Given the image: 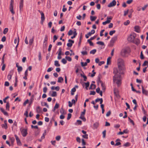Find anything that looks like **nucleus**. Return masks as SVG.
<instances>
[{
    "mask_svg": "<svg viewBox=\"0 0 148 148\" xmlns=\"http://www.w3.org/2000/svg\"><path fill=\"white\" fill-rule=\"evenodd\" d=\"M113 73L115 75L113 77V82H116L118 85H119L121 84V74L123 73V71L119 70L118 69L115 68L113 69Z\"/></svg>",
    "mask_w": 148,
    "mask_h": 148,
    "instance_id": "nucleus-1",
    "label": "nucleus"
},
{
    "mask_svg": "<svg viewBox=\"0 0 148 148\" xmlns=\"http://www.w3.org/2000/svg\"><path fill=\"white\" fill-rule=\"evenodd\" d=\"M117 64L119 70L123 71L124 69L125 66L124 60L121 58L118 59L117 60Z\"/></svg>",
    "mask_w": 148,
    "mask_h": 148,
    "instance_id": "nucleus-2",
    "label": "nucleus"
},
{
    "mask_svg": "<svg viewBox=\"0 0 148 148\" xmlns=\"http://www.w3.org/2000/svg\"><path fill=\"white\" fill-rule=\"evenodd\" d=\"M136 37V34L134 33L131 34L128 37L127 40L130 42H133Z\"/></svg>",
    "mask_w": 148,
    "mask_h": 148,
    "instance_id": "nucleus-3",
    "label": "nucleus"
},
{
    "mask_svg": "<svg viewBox=\"0 0 148 148\" xmlns=\"http://www.w3.org/2000/svg\"><path fill=\"white\" fill-rule=\"evenodd\" d=\"M130 52V50L129 48H125L122 51V56L124 57H125L126 54H129Z\"/></svg>",
    "mask_w": 148,
    "mask_h": 148,
    "instance_id": "nucleus-4",
    "label": "nucleus"
},
{
    "mask_svg": "<svg viewBox=\"0 0 148 148\" xmlns=\"http://www.w3.org/2000/svg\"><path fill=\"white\" fill-rule=\"evenodd\" d=\"M20 131L23 137H25L27 136V128L26 129L23 128L22 129L21 128L20 129Z\"/></svg>",
    "mask_w": 148,
    "mask_h": 148,
    "instance_id": "nucleus-5",
    "label": "nucleus"
},
{
    "mask_svg": "<svg viewBox=\"0 0 148 148\" xmlns=\"http://www.w3.org/2000/svg\"><path fill=\"white\" fill-rule=\"evenodd\" d=\"M14 2V0H11V2L10 6V11L12 14H14L15 13L13 10Z\"/></svg>",
    "mask_w": 148,
    "mask_h": 148,
    "instance_id": "nucleus-6",
    "label": "nucleus"
},
{
    "mask_svg": "<svg viewBox=\"0 0 148 148\" xmlns=\"http://www.w3.org/2000/svg\"><path fill=\"white\" fill-rule=\"evenodd\" d=\"M117 36H115L112 38L110 41V43L111 45L112 46L114 42L116 41L117 39Z\"/></svg>",
    "mask_w": 148,
    "mask_h": 148,
    "instance_id": "nucleus-7",
    "label": "nucleus"
},
{
    "mask_svg": "<svg viewBox=\"0 0 148 148\" xmlns=\"http://www.w3.org/2000/svg\"><path fill=\"white\" fill-rule=\"evenodd\" d=\"M112 17L110 16V17H107V20L103 22L102 23L103 25H105L107 23H109L111 21L110 20H108V19H109L110 20H112Z\"/></svg>",
    "mask_w": 148,
    "mask_h": 148,
    "instance_id": "nucleus-8",
    "label": "nucleus"
},
{
    "mask_svg": "<svg viewBox=\"0 0 148 148\" xmlns=\"http://www.w3.org/2000/svg\"><path fill=\"white\" fill-rule=\"evenodd\" d=\"M116 0H113L112 2L108 5V7L109 8H111L114 6L116 5Z\"/></svg>",
    "mask_w": 148,
    "mask_h": 148,
    "instance_id": "nucleus-9",
    "label": "nucleus"
},
{
    "mask_svg": "<svg viewBox=\"0 0 148 148\" xmlns=\"http://www.w3.org/2000/svg\"><path fill=\"white\" fill-rule=\"evenodd\" d=\"M38 11L41 14V21L42 22H43L44 21L45 19V17L44 14V13L42 11H41L40 10H38Z\"/></svg>",
    "mask_w": 148,
    "mask_h": 148,
    "instance_id": "nucleus-10",
    "label": "nucleus"
},
{
    "mask_svg": "<svg viewBox=\"0 0 148 148\" xmlns=\"http://www.w3.org/2000/svg\"><path fill=\"white\" fill-rule=\"evenodd\" d=\"M59 53L58 56V59L59 60L60 59L62 58L61 55H62V49L61 47H60L58 49Z\"/></svg>",
    "mask_w": 148,
    "mask_h": 148,
    "instance_id": "nucleus-11",
    "label": "nucleus"
},
{
    "mask_svg": "<svg viewBox=\"0 0 148 148\" xmlns=\"http://www.w3.org/2000/svg\"><path fill=\"white\" fill-rule=\"evenodd\" d=\"M14 136L16 138L17 145H21V142L18 137L16 135H15Z\"/></svg>",
    "mask_w": 148,
    "mask_h": 148,
    "instance_id": "nucleus-12",
    "label": "nucleus"
},
{
    "mask_svg": "<svg viewBox=\"0 0 148 148\" xmlns=\"http://www.w3.org/2000/svg\"><path fill=\"white\" fill-rule=\"evenodd\" d=\"M142 93L143 94L147 96L148 95V91L147 90H145L143 87V86H142Z\"/></svg>",
    "mask_w": 148,
    "mask_h": 148,
    "instance_id": "nucleus-13",
    "label": "nucleus"
},
{
    "mask_svg": "<svg viewBox=\"0 0 148 148\" xmlns=\"http://www.w3.org/2000/svg\"><path fill=\"white\" fill-rule=\"evenodd\" d=\"M128 133V130L127 129H126L124 130L123 132H119L118 134L119 135H122L124 133L127 134Z\"/></svg>",
    "mask_w": 148,
    "mask_h": 148,
    "instance_id": "nucleus-14",
    "label": "nucleus"
},
{
    "mask_svg": "<svg viewBox=\"0 0 148 148\" xmlns=\"http://www.w3.org/2000/svg\"><path fill=\"white\" fill-rule=\"evenodd\" d=\"M0 110L4 115L7 116L8 115V113L6 112L5 111L4 109L2 108H0Z\"/></svg>",
    "mask_w": 148,
    "mask_h": 148,
    "instance_id": "nucleus-15",
    "label": "nucleus"
},
{
    "mask_svg": "<svg viewBox=\"0 0 148 148\" xmlns=\"http://www.w3.org/2000/svg\"><path fill=\"white\" fill-rule=\"evenodd\" d=\"M36 112L40 113L42 112V108L39 106L37 107L36 108Z\"/></svg>",
    "mask_w": 148,
    "mask_h": 148,
    "instance_id": "nucleus-16",
    "label": "nucleus"
},
{
    "mask_svg": "<svg viewBox=\"0 0 148 148\" xmlns=\"http://www.w3.org/2000/svg\"><path fill=\"white\" fill-rule=\"evenodd\" d=\"M82 38V34L81 33L80 34V37H79V41L78 43V47H79L81 45Z\"/></svg>",
    "mask_w": 148,
    "mask_h": 148,
    "instance_id": "nucleus-17",
    "label": "nucleus"
},
{
    "mask_svg": "<svg viewBox=\"0 0 148 148\" xmlns=\"http://www.w3.org/2000/svg\"><path fill=\"white\" fill-rule=\"evenodd\" d=\"M101 75H99V76H98L97 81L98 83H101L103 82L101 80Z\"/></svg>",
    "mask_w": 148,
    "mask_h": 148,
    "instance_id": "nucleus-18",
    "label": "nucleus"
},
{
    "mask_svg": "<svg viewBox=\"0 0 148 148\" xmlns=\"http://www.w3.org/2000/svg\"><path fill=\"white\" fill-rule=\"evenodd\" d=\"M111 57H109L107 59V65H109L111 64Z\"/></svg>",
    "mask_w": 148,
    "mask_h": 148,
    "instance_id": "nucleus-19",
    "label": "nucleus"
},
{
    "mask_svg": "<svg viewBox=\"0 0 148 148\" xmlns=\"http://www.w3.org/2000/svg\"><path fill=\"white\" fill-rule=\"evenodd\" d=\"M23 2H20L19 4V8L20 11L23 9Z\"/></svg>",
    "mask_w": 148,
    "mask_h": 148,
    "instance_id": "nucleus-20",
    "label": "nucleus"
},
{
    "mask_svg": "<svg viewBox=\"0 0 148 148\" xmlns=\"http://www.w3.org/2000/svg\"><path fill=\"white\" fill-rule=\"evenodd\" d=\"M63 80V78L62 77H58V82L59 83H62Z\"/></svg>",
    "mask_w": 148,
    "mask_h": 148,
    "instance_id": "nucleus-21",
    "label": "nucleus"
},
{
    "mask_svg": "<svg viewBox=\"0 0 148 148\" xmlns=\"http://www.w3.org/2000/svg\"><path fill=\"white\" fill-rule=\"evenodd\" d=\"M41 104L42 106H46L47 108H49V106L47 104V103L45 102H42Z\"/></svg>",
    "mask_w": 148,
    "mask_h": 148,
    "instance_id": "nucleus-22",
    "label": "nucleus"
},
{
    "mask_svg": "<svg viewBox=\"0 0 148 148\" xmlns=\"http://www.w3.org/2000/svg\"><path fill=\"white\" fill-rule=\"evenodd\" d=\"M96 86L93 84H91L89 89H94L95 88Z\"/></svg>",
    "mask_w": 148,
    "mask_h": 148,
    "instance_id": "nucleus-23",
    "label": "nucleus"
},
{
    "mask_svg": "<svg viewBox=\"0 0 148 148\" xmlns=\"http://www.w3.org/2000/svg\"><path fill=\"white\" fill-rule=\"evenodd\" d=\"M10 139L11 142V144L12 145H13L15 141V139L14 137H10Z\"/></svg>",
    "mask_w": 148,
    "mask_h": 148,
    "instance_id": "nucleus-24",
    "label": "nucleus"
},
{
    "mask_svg": "<svg viewBox=\"0 0 148 148\" xmlns=\"http://www.w3.org/2000/svg\"><path fill=\"white\" fill-rule=\"evenodd\" d=\"M90 19L91 21H94L97 18V17L96 16H91L90 17Z\"/></svg>",
    "mask_w": 148,
    "mask_h": 148,
    "instance_id": "nucleus-25",
    "label": "nucleus"
},
{
    "mask_svg": "<svg viewBox=\"0 0 148 148\" xmlns=\"http://www.w3.org/2000/svg\"><path fill=\"white\" fill-rule=\"evenodd\" d=\"M135 29V31L137 32H139V28L138 26H135L134 27Z\"/></svg>",
    "mask_w": 148,
    "mask_h": 148,
    "instance_id": "nucleus-26",
    "label": "nucleus"
},
{
    "mask_svg": "<svg viewBox=\"0 0 148 148\" xmlns=\"http://www.w3.org/2000/svg\"><path fill=\"white\" fill-rule=\"evenodd\" d=\"M101 84L102 90L103 91H104L106 89V87L105 84L103 83V82L101 83Z\"/></svg>",
    "mask_w": 148,
    "mask_h": 148,
    "instance_id": "nucleus-27",
    "label": "nucleus"
},
{
    "mask_svg": "<svg viewBox=\"0 0 148 148\" xmlns=\"http://www.w3.org/2000/svg\"><path fill=\"white\" fill-rule=\"evenodd\" d=\"M60 112L62 114H66L65 110L62 108H61Z\"/></svg>",
    "mask_w": 148,
    "mask_h": 148,
    "instance_id": "nucleus-28",
    "label": "nucleus"
},
{
    "mask_svg": "<svg viewBox=\"0 0 148 148\" xmlns=\"http://www.w3.org/2000/svg\"><path fill=\"white\" fill-rule=\"evenodd\" d=\"M99 124L98 122H96L94 123L93 125L94 127L96 129H97L98 127L99 126Z\"/></svg>",
    "mask_w": 148,
    "mask_h": 148,
    "instance_id": "nucleus-29",
    "label": "nucleus"
},
{
    "mask_svg": "<svg viewBox=\"0 0 148 148\" xmlns=\"http://www.w3.org/2000/svg\"><path fill=\"white\" fill-rule=\"evenodd\" d=\"M54 65L56 66H60V64L59 63L58 61L57 60L55 61Z\"/></svg>",
    "mask_w": 148,
    "mask_h": 148,
    "instance_id": "nucleus-30",
    "label": "nucleus"
},
{
    "mask_svg": "<svg viewBox=\"0 0 148 148\" xmlns=\"http://www.w3.org/2000/svg\"><path fill=\"white\" fill-rule=\"evenodd\" d=\"M2 128H4L5 129H7L8 128L7 124H2L1 125Z\"/></svg>",
    "mask_w": 148,
    "mask_h": 148,
    "instance_id": "nucleus-31",
    "label": "nucleus"
},
{
    "mask_svg": "<svg viewBox=\"0 0 148 148\" xmlns=\"http://www.w3.org/2000/svg\"><path fill=\"white\" fill-rule=\"evenodd\" d=\"M17 69V71L19 73H20V72L22 71L23 68L22 66H20L18 67Z\"/></svg>",
    "mask_w": 148,
    "mask_h": 148,
    "instance_id": "nucleus-32",
    "label": "nucleus"
},
{
    "mask_svg": "<svg viewBox=\"0 0 148 148\" xmlns=\"http://www.w3.org/2000/svg\"><path fill=\"white\" fill-rule=\"evenodd\" d=\"M9 104L8 102L7 103L6 105V110H9Z\"/></svg>",
    "mask_w": 148,
    "mask_h": 148,
    "instance_id": "nucleus-33",
    "label": "nucleus"
},
{
    "mask_svg": "<svg viewBox=\"0 0 148 148\" xmlns=\"http://www.w3.org/2000/svg\"><path fill=\"white\" fill-rule=\"evenodd\" d=\"M57 92L56 91H53L51 95V96L52 97H56L57 96Z\"/></svg>",
    "mask_w": 148,
    "mask_h": 148,
    "instance_id": "nucleus-34",
    "label": "nucleus"
},
{
    "mask_svg": "<svg viewBox=\"0 0 148 148\" xmlns=\"http://www.w3.org/2000/svg\"><path fill=\"white\" fill-rule=\"evenodd\" d=\"M130 144L129 142H127L125 143L124 144L123 146L125 147H128L130 146Z\"/></svg>",
    "mask_w": 148,
    "mask_h": 148,
    "instance_id": "nucleus-35",
    "label": "nucleus"
},
{
    "mask_svg": "<svg viewBox=\"0 0 148 148\" xmlns=\"http://www.w3.org/2000/svg\"><path fill=\"white\" fill-rule=\"evenodd\" d=\"M48 36L47 35H45V37L44 39V41L43 42H47L48 41Z\"/></svg>",
    "mask_w": 148,
    "mask_h": 148,
    "instance_id": "nucleus-36",
    "label": "nucleus"
},
{
    "mask_svg": "<svg viewBox=\"0 0 148 148\" xmlns=\"http://www.w3.org/2000/svg\"><path fill=\"white\" fill-rule=\"evenodd\" d=\"M34 95H32L30 99V101L31 102V103H32V102L34 100Z\"/></svg>",
    "mask_w": 148,
    "mask_h": 148,
    "instance_id": "nucleus-37",
    "label": "nucleus"
},
{
    "mask_svg": "<svg viewBox=\"0 0 148 148\" xmlns=\"http://www.w3.org/2000/svg\"><path fill=\"white\" fill-rule=\"evenodd\" d=\"M97 50L96 49H94L90 51V54H94L96 52Z\"/></svg>",
    "mask_w": 148,
    "mask_h": 148,
    "instance_id": "nucleus-38",
    "label": "nucleus"
},
{
    "mask_svg": "<svg viewBox=\"0 0 148 148\" xmlns=\"http://www.w3.org/2000/svg\"><path fill=\"white\" fill-rule=\"evenodd\" d=\"M130 23V21L129 20H127L123 24L125 25H127L129 24Z\"/></svg>",
    "mask_w": 148,
    "mask_h": 148,
    "instance_id": "nucleus-39",
    "label": "nucleus"
},
{
    "mask_svg": "<svg viewBox=\"0 0 148 148\" xmlns=\"http://www.w3.org/2000/svg\"><path fill=\"white\" fill-rule=\"evenodd\" d=\"M65 58L69 61L71 62L72 60L71 58L70 57L66 56Z\"/></svg>",
    "mask_w": 148,
    "mask_h": 148,
    "instance_id": "nucleus-40",
    "label": "nucleus"
},
{
    "mask_svg": "<svg viewBox=\"0 0 148 148\" xmlns=\"http://www.w3.org/2000/svg\"><path fill=\"white\" fill-rule=\"evenodd\" d=\"M87 42L89 43L90 45V46H93V43L91 41V40L88 39L87 40Z\"/></svg>",
    "mask_w": 148,
    "mask_h": 148,
    "instance_id": "nucleus-41",
    "label": "nucleus"
},
{
    "mask_svg": "<svg viewBox=\"0 0 148 148\" xmlns=\"http://www.w3.org/2000/svg\"><path fill=\"white\" fill-rule=\"evenodd\" d=\"M81 63L82 66L83 67L86 66L87 65V63L85 62H81Z\"/></svg>",
    "mask_w": 148,
    "mask_h": 148,
    "instance_id": "nucleus-42",
    "label": "nucleus"
},
{
    "mask_svg": "<svg viewBox=\"0 0 148 148\" xmlns=\"http://www.w3.org/2000/svg\"><path fill=\"white\" fill-rule=\"evenodd\" d=\"M34 37H33V38L32 39H31L29 40V44L30 45H31L33 43L34 41Z\"/></svg>",
    "mask_w": 148,
    "mask_h": 148,
    "instance_id": "nucleus-43",
    "label": "nucleus"
},
{
    "mask_svg": "<svg viewBox=\"0 0 148 148\" xmlns=\"http://www.w3.org/2000/svg\"><path fill=\"white\" fill-rule=\"evenodd\" d=\"M96 43L97 44L99 45H104V43L102 41H98Z\"/></svg>",
    "mask_w": 148,
    "mask_h": 148,
    "instance_id": "nucleus-44",
    "label": "nucleus"
},
{
    "mask_svg": "<svg viewBox=\"0 0 148 148\" xmlns=\"http://www.w3.org/2000/svg\"><path fill=\"white\" fill-rule=\"evenodd\" d=\"M61 62L64 64H65L67 63V61L64 58H63L62 59Z\"/></svg>",
    "mask_w": 148,
    "mask_h": 148,
    "instance_id": "nucleus-45",
    "label": "nucleus"
},
{
    "mask_svg": "<svg viewBox=\"0 0 148 148\" xmlns=\"http://www.w3.org/2000/svg\"><path fill=\"white\" fill-rule=\"evenodd\" d=\"M115 32L116 31L115 30L111 31L109 32V34L110 36H112L114 34Z\"/></svg>",
    "mask_w": 148,
    "mask_h": 148,
    "instance_id": "nucleus-46",
    "label": "nucleus"
},
{
    "mask_svg": "<svg viewBox=\"0 0 148 148\" xmlns=\"http://www.w3.org/2000/svg\"><path fill=\"white\" fill-rule=\"evenodd\" d=\"M79 118L82 120L84 121H86V119L84 116H80Z\"/></svg>",
    "mask_w": 148,
    "mask_h": 148,
    "instance_id": "nucleus-47",
    "label": "nucleus"
},
{
    "mask_svg": "<svg viewBox=\"0 0 148 148\" xmlns=\"http://www.w3.org/2000/svg\"><path fill=\"white\" fill-rule=\"evenodd\" d=\"M106 130H105L104 131H103L102 132V134H103V138H105L106 137Z\"/></svg>",
    "mask_w": 148,
    "mask_h": 148,
    "instance_id": "nucleus-48",
    "label": "nucleus"
},
{
    "mask_svg": "<svg viewBox=\"0 0 148 148\" xmlns=\"http://www.w3.org/2000/svg\"><path fill=\"white\" fill-rule=\"evenodd\" d=\"M8 28H5L4 29V30L3 32V33L4 34H6L7 32H8Z\"/></svg>",
    "mask_w": 148,
    "mask_h": 148,
    "instance_id": "nucleus-49",
    "label": "nucleus"
},
{
    "mask_svg": "<svg viewBox=\"0 0 148 148\" xmlns=\"http://www.w3.org/2000/svg\"><path fill=\"white\" fill-rule=\"evenodd\" d=\"M128 120L130 121V122L132 123V125H134V121H133V120H132L130 117H128Z\"/></svg>",
    "mask_w": 148,
    "mask_h": 148,
    "instance_id": "nucleus-50",
    "label": "nucleus"
},
{
    "mask_svg": "<svg viewBox=\"0 0 148 148\" xmlns=\"http://www.w3.org/2000/svg\"><path fill=\"white\" fill-rule=\"evenodd\" d=\"M91 34L90 32H89L87 34H86L85 35V37L86 38H89V36H91Z\"/></svg>",
    "mask_w": 148,
    "mask_h": 148,
    "instance_id": "nucleus-51",
    "label": "nucleus"
},
{
    "mask_svg": "<svg viewBox=\"0 0 148 148\" xmlns=\"http://www.w3.org/2000/svg\"><path fill=\"white\" fill-rule=\"evenodd\" d=\"M76 123H77L78 125H81L82 123V121L79 120H77V121ZM77 124L76 123H75V124Z\"/></svg>",
    "mask_w": 148,
    "mask_h": 148,
    "instance_id": "nucleus-52",
    "label": "nucleus"
},
{
    "mask_svg": "<svg viewBox=\"0 0 148 148\" xmlns=\"http://www.w3.org/2000/svg\"><path fill=\"white\" fill-rule=\"evenodd\" d=\"M61 139V136H58L56 137V139L57 141H59Z\"/></svg>",
    "mask_w": 148,
    "mask_h": 148,
    "instance_id": "nucleus-53",
    "label": "nucleus"
},
{
    "mask_svg": "<svg viewBox=\"0 0 148 148\" xmlns=\"http://www.w3.org/2000/svg\"><path fill=\"white\" fill-rule=\"evenodd\" d=\"M71 117V114L70 113H69L68 114V116L67 119V120H69Z\"/></svg>",
    "mask_w": 148,
    "mask_h": 148,
    "instance_id": "nucleus-54",
    "label": "nucleus"
},
{
    "mask_svg": "<svg viewBox=\"0 0 148 148\" xmlns=\"http://www.w3.org/2000/svg\"><path fill=\"white\" fill-rule=\"evenodd\" d=\"M84 83L85 84L86 87H88L90 85V82H87V83L84 82Z\"/></svg>",
    "mask_w": 148,
    "mask_h": 148,
    "instance_id": "nucleus-55",
    "label": "nucleus"
},
{
    "mask_svg": "<svg viewBox=\"0 0 148 148\" xmlns=\"http://www.w3.org/2000/svg\"><path fill=\"white\" fill-rule=\"evenodd\" d=\"M29 101V100L28 99H27L23 103V105L24 106H25L26 105V104Z\"/></svg>",
    "mask_w": 148,
    "mask_h": 148,
    "instance_id": "nucleus-56",
    "label": "nucleus"
},
{
    "mask_svg": "<svg viewBox=\"0 0 148 148\" xmlns=\"http://www.w3.org/2000/svg\"><path fill=\"white\" fill-rule=\"evenodd\" d=\"M142 110L143 112V113L145 115H146L147 114V112L145 110V109H144V108L142 107Z\"/></svg>",
    "mask_w": 148,
    "mask_h": 148,
    "instance_id": "nucleus-57",
    "label": "nucleus"
},
{
    "mask_svg": "<svg viewBox=\"0 0 148 148\" xmlns=\"http://www.w3.org/2000/svg\"><path fill=\"white\" fill-rule=\"evenodd\" d=\"M12 75L11 74H9L7 76V78L9 80H10L11 79Z\"/></svg>",
    "mask_w": 148,
    "mask_h": 148,
    "instance_id": "nucleus-58",
    "label": "nucleus"
},
{
    "mask_svg": "<svg viewBox=\"0 0 148 148\" xmlns=\"http://www.w3.org/2000/svg\"><path fill=\"white\" fill-rule=\"evenodd\" d=\"M111 114V112L110 110L106 114V116H109Z\"/></svg>",
    "mask_w": 148,
    "mask_h": 148,
    "instance_id": "nucleus-59",
    "label": "nucleus"
},
{
    "mask_svg": "<svg viewBox=\"0 0 148 148\" xmlns=\"http://www.w3.org/2000/svg\"><path fill=\"white\" fill-rule=\"evenodd\" d=\"M47 44V42H43V48H46V47Z\"/></svg>",
    "mask_w": 148,
    "mask_h": 148,
    "instance_id": "nucleus-60",
    "label": "nucleus"
},
{
    "mask_svg": "<svg viewBox=\"0 0 148 148\" xmlns=\"http://www.w3.org/2000/svg\"><path fill=\"white\" fill-rule=\"evenodd\" d=\"M147 63L148 64V61H144V63L143 64L142 66H146L147 65Z\"/></svg>",
    "mask_w": 148,
    "mask_h": 148,
    "instance_id": "nucleus-61",
    "label": "nucleus"
},
{
    "mask_svg": "<svg viewBox=\"0 0 148 148\" xmlns=\"http://www.w3.org/2000/svg\"><path fill=\"white\" fill-rule=\"evenodd\" d=\"M95 93H96L95 91H91L90 92V95H95Z\"/></svg>",
    "mask_w": 148,
    "mask_h": 148,
    "instance_id": "nucleus-62",
    "label": "nucleus"
},
{
    "mask_svg": "<svg viewBox=\"0 0 148 148\" xmlns=\"http://www.w3.org/2000/svg\"><path fill=\"white\" fill-rule=\"evenodd\" d=\"M82 137L84 138L88 139V134H85L84 135H83L82 136Z\"/></svg>",
    "mask_w": 148,
    "mask_h": 148,
    "instance_id": "nucleus-63",
    "label": "nucleus"
},
{
    "mask_svg": "<svg viewBox=\"0 0 148 148\" xmlns=\"http://www.w3.org/2000/svg\"><path fill=\"white\" fill-rule=\"evenodd\" d=\"M6 37L5 36H3L1 40L3 42H4L5 41Z\"/></svg>",
    "mask_w": 148,
    "mask_h": 148,
    "instance_id": "nucleus-64",
    "label": "nucleus"
}]
</instances>
